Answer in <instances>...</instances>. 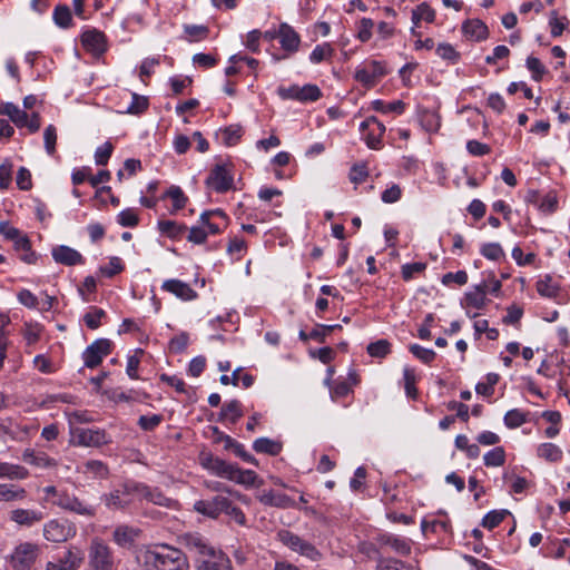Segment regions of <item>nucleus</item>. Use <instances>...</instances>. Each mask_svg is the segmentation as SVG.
Returning a JSON list of instances; mask_svg holds the SVG:
<instances>
[{"label":"nucleus","instance_id":"aec40b11","mask_svg":"<svg viewBox=\"0 0 570 570\" xmlns=\"http://www.w3.org/2000/svg\"><path fill=\"white\" fill-rule=\"evenodd\" d=\"M130 495H134V492H126L124 482L119 488L110 491L109 493H105L101 497V501L110 510H125L131 503V500L129 499Z\"/></svg>","mask_w":570,"mask_h":570},{"label":"nucleus","instance_id":"09e8293b","mask_svg":"<svg viewBox=\"0 0 570 570\" xmlns=\"http://www.w3.org/2000/svg\"><path fill=\"white\" fill-rule=\"evenodd\" d=\"M503 421L507 428L517 429L527 422V414L519 409H513L505 413Z\"/></svg>","mask_w":570,"mask_h":570},{"label":"nucleus","instance_id":"39448f33","mask_svg":"<svg viewBox=\"0 0 570 570\" xmlns=\"http://www.w3.org/2000/svg\"><path fill=\"white\" fill-rule=\"evenodd\" d=\"M76 534V524L66 518L52 519L43 525V537L50 542H66L69 539H72Z\"/></svg>","mask_w":570,"mask_h":570},{"label":"nucleus","instance_id":"603ef678","mask_svg":"<svg viewBox=\"0 0 570 570\" xmlns=\"http://www.w3.org/2000/svg\"><path fill=\"white\" fill-rule=\"evenodd\" d=\"M184 31L189 37V41H200L209 33L208 27L204 24H185Z\"/></svg>","mask_w":570,"mask_h":570},{"label":"nucleus","instance_id":"393cba45","mask_svg":"<svg viewBox=\"0 0 570 570\" xmlns=\"http://www.w3.org/2000/svg\"><path fill=\"white\" fill-rule=\"evenodd\" d=\"M281 47L288 52H296L298 50L301 38L299 35L287 23H281L277 31Z\"/></svg>","mask_w":570,"mask_h":570},{"label":"nucleus","instance_id":"ea45409f","mask_svg":"<svg viewBox=\"0 0 570 570\" xmlns=\"http://www.w3.org/2000/svg\"><path fill=\"white\" fill-rule=\"evenodd\" d=\"M53 21L60 28H69L72 22L71 11L67 4H58L53 10Z\"/></svg>","mask_w":570,"mask_h":570},{"label":"nucleus","instance_id":"423d86ee","mask_svg":"<svg viewBox=\"0 0 570 570\" xmlns=\"http://www.w3.org/2000/svg\"><path fill=\"white\" fill-rule=\"evenodd\" d=\"M125 491L134 492V495L145 499L146 501L160 505L170 507L171 499L167 498L159 488L150 487L146 483L135 480L125 481Z\"/></svg>","mask_w":570,"mask_h":570},{"label":"nucleus","instance_id":"c756f323","mask_svg":"<svg viewBox=\"0 0 570 570\" xmlns=\"http://www.w3.org/2000/svg\"><path fill=\"white\" fill-rule=\"evenodd\" d=\"M243 405L238 400H232L224 403L220 409L218 420L220 422L229 421L235 424L243 416Z\"/></svg>","mask_w":570,"mask_h":570},{"label":"nucleus","instance_id":"5fc2aeb1","mask_svg":"<svg viewBox=\"0 0 570 570\" xmlns=\"http://www.w3.org/2000/svg\"><path fill=\"white\" fill-rule=\"evenodd\" d=\"M410 352L424 364H431L436 353L431 348H425L419 344H411L409 346Z\"/></svg>","mask_w":570,"mask_h":570},{"label":"nucleus","instance_id":"c9c22d12","mask_svg":"<svg viewBox=\"0 0 570 570\" xmlns=\"http://www.w3.org/2000/svg\"><path fill=\"white\" fill-rule=\"evenodd\" d=\"M163 198H170L173 200L171 213L183 209L188 202V198L184 194L183 189L176 185L170 186L163 195Z\"/></svg>","mask_w":570,"mask_h":570},{"label":"nucleus","instance_id":"bf43d9fd","mask_svg":"<svg viewBox=\"0 0 570 570\" xmlns=\"http://www.w3.org/2000/svg\"><path fill=\"white\" fill-rule=\"evenodd\" d=\"M436 55L451 63H456L461 58L460 52L450 43H440L436 48Z\"/></svg>","mask_w":570,"mask_h":570},{"label":"nucleus","instance_id":"473e14b6","mask_svg":"<svg viewBox=\"0 0 570 570\" xmlns=\"http://www.w3.org/2000/svg\"><path fill=\"white\" fill-rule=\"evenodd\" d=\"M253 449L257 453H264L275 456L281 453L283 445L278 441H274L268 438H259L254 441Z\"/></svg>","mask_w":570,"mask_h":570},{"label":"nucleus","instance_id":"4be33fe9","mask_svg":"<svg viewBox=\"0 0 570 570\" xmlns=\"http://www.w3.org/2000/svg\"><path fill=\"white\" fill-rule=\"evenodd\" d=\"M52 258L56 263L65 266H75L85 264L83 256L72 247L67 245H58L51 250Z\"/></svg>","mask_w":570,"mask_h":570},{"label":"nucleus","instance_id":"2eb2a0df","mask_svg":"<svg viewBox=\"0 0 570 570\" xmlns=\"http://www.w3.org/2000/svg\"><path fill=\"white\" fill-rule=\"evenodd\" d=\"M386 75L385 65L381 61L372 60L366 66L355 70V79L366 87H373L377 79Z\"/></svg>","mask_w":570,"mask_h":570},{"label":"nucleus","instance_id":"f704fd0d","mask_svg":"<svg viewBox=\"0 0 570 570\" xmlns=\"http://www.w3.org/2000/svg\"><path fill=\"white\" fill-rule=\"evenodd\" d=\"M158 229L170 238H180L187 232L185 224H179L175 220H159Z\"/></svg>","mask_w":570,"mask_h":570},{"label":"nucleus","instance_id":"0e129e2a","mask_svg":"<svg viewBox=\"0 0 570 570\" xmlns=\"http://www.w3.org/2000/svg\"><path fill=\"white\" fill-rule=\"evenodd\" d=\"M186 239L195 245H202L207 240V230L204 226H193L187 228Z\"/></svg>","mask_w":570,"mask_h":570},{"label":"nucleus","instance_id":"338daca9","mask_svg":"<svg viewBox=\"0 0 570 570\" xmlns=\"http://www.w3.org/2000/svg\"><path fill=\"white\" fill-rule=\"evenodd\" d=\"M423 127L431 132L438 131L441 127V117L435 111H426L422 115Z\"/></svg>","mask_w":570,"mask_h":570},{"label":"nucleus","instance_id":"9b49d317","mask_svg":"<svg viewBox=\"0 0 570 570\" xmlns=\"http://www.w3.org/2000/svg\"><path fill=\"white\" fill-rule=\"evenodd\" d=\"M112 343L108 338L94 341L82 353L83 364L88 368H95L101 364L105 356L111 353Z\"/></svg>","mask_w":570,"mask_h":570},{"label":"nucleus","instance_id":"2f4dec72","mask_svg":"<svg viewBox=\"0 0 570 570\" xmlns=\"http://www.w3.org/2000/svg\"><path fill=\"white\" fill-rule=\"evenodd\" d=\"M537 455L548 462L558 463L562 460L563 452L557 444L546 442L538 446Z\"/></svg>","mask_w":570,"mask_h":570},{"label":"nucleus","instance_id":"052dcab7","mask_svg":"<svg viewBox=\"0 0 570 570\" xmlns=\"http://www.w3.org/2000/svg\"><path fill=\"white\" fill-rule=\"evenodd\" d=\"M114 151V145L110 141L104 142L95 151V161L98 166L108 164Z\"/></svg>","mask_w":570,"mask_h":570},{"label":"nucleus","instance_id":"8fccbe9b","mask_svg":"<svg viewBox=\"0 0 570 570\" xmlns=\"http://www.w3.org/2000/svg\"><path fill=\"white\" fill-rule=\"evenodd\" d=\"M480 253L490 261H500L504 257V252L499 243H485L481 246Z\"/></svg>","mask_w":570,"mask_h":570},{"label":"nucleus","instance_id":"c85d7f7f","mask_svg":"<svg viewBox=\"0 0 570 570\" xmlns=\"http://www.w3.org/2000/svg\"><path fill=\"white\" fill-rule=\"evenodd\" d=\"M138 531L128 525H118L112 532V540L121 548H129L135 543Z\"/></svg>","mask_w":570,"mask_h":570},{"label":"nucleus","instance_id":"0eeeda50","mask_svg":"<svg viewBox=\"0 0 570 570\" xmlns=\"http://www.w3.org/2000/svg\"><path fill=\"white\" fill-rule=\"evenodd\" d=\"M278 539L284 546L312 561H317L322 557V553L315 548V546L288 530L279 531Z\"/></svg>","mask_w":570,"mask_h":570},{"label":"nucleus","instance_id":"9d476101","mask_svg":"<svg viewBox=\"0 0 570 570\" xmlns=\"http://www.w3.org/2000/svg\"><path fill=\"white\" fill-rule=\"evenodd\" d=\"M374 540L382 551L390 550L400 557L410 556L412 552V540L403 535L382 532L379 533Z\"/></svg>","mask_w":570,"mask_h":570},{"label":"nucleus","instance_id":"69168bd1","mask_svg":"<svg viewBox=\"0 0 570 570\" xmlns=\"http://www.w3.org/2000/svg\"><path fill=\"white\" fill-rule=\"evenodd\" d=\"M527 68L532 73V79L535 81H540L543 75L547 72L546 67L541 63V61L535 57H528L525 61Z\"/></svg>","mask_w":570,"mask_h":570},{"label":"nucleus","instance_id":"f3484780","mask_svg":"<svg viewBox=\"0 0 570 570\" xmlns=\"http://www.w3.org/2000/svg\"><path fill=\"white\" fill-rule=\"evenodd\" d=\"M368 129V132L365 134V142L371 149H379L381 145V138L385 132V126L374 116L366 118L360 125V130L364 132Z\"/></svg>","mask_w":570,"mask_h":570},{"label":"nucleus","instance_id":"a18cd8bd","mask_svg":"<svg viewBox=\"0 0 570 570\" xmlns=\"http://www.w3.org/2000/svg\"><path fill=\"white\" fill-rule=\"evenodd\" d=\"M203 465L217 476L223 478L226 472V468H228V462L223 459L208 455L204 459Z\"/></svg>","mask_w":570,"mask_h":570},{"label":"nucleus","instance_id":"f03ea898","mask_svg":"<svg viewBox=\"0 0 570 570\" xmlns=\"http://www.w3.org/2000/svg\"><path fill=\"white\" fill-rule=\"evenodd\" d=\"M142 570H188L187 556L178 548L156 544L142 553Z\"/></svg>","mask_w":570,"mask_h":570},{"label":"nucleus","instance_id":"e433bc0d","mask_svg":"<svg viewBox=\"0 0 570 570\" xmlns=\"http://www.w3.org/2000/svg\"><path fill=\"white\" fill-rule=\"evenodd\" d=\"M376 570H417L413 564L392 557L380 558Z\"/></svg>","mask_w":570,"mask_h":570},{"label":"nucleus","instance_id":"412c9836","mask_svg":"<svg viewBox=\"0 0 570 570\" xmlns=\"http://www.w3.org/2000/svg\"><path fill=\"white\" fill-rule=\"evenodd\" d=\"M81 42L87 51L96 56H100L107 50L106 36L97 29L86 30L81 35Z\"/></svg>","mask_w":570,"mask_h":570},{"label":"nucleus","instance_id":"1a4fd4ad","mask_svg":"<svg viewBox=\"0 0 570 570\" xmlns=\"http://www.w3.org/2000/svg\"><path fill=\"white\" fill-rule=\"evenodd\" d=\"M277 95L283 100H297L299 102L316 101L322 97V91L316 85H292L289 87L279 86Z\"/></svg>","mask_w":570,"mask_h":570},{"label":"nucleus","instance_id":"680f3d73","mask_svg":"<svg viewBox=\"0 0 570 570\" xmlns=\"http://www.w3.org/2000/svg\"><path fill=\"white\" fill-rule=\"evenodd\" d=\"M403 379H404V389H405L406 396L410 399H415L417 395V390L415 387L414 370H412L410 367H404Z\"/></svg>","mask_w":570,"mask_h":570},{"label":"nucleus","instance_id":"b1692460","mask_svg":"<svg viewBox=\"0 0 570 570\" xmlns=\"http://www.w3.org/2000/svg\"><path fill=\"white\" fill-rule=\"evenodd\" d=\"M22 460L26 463L39 469H52L58 465L57 460L49 456L46 452L36 451L30 448L23 450Z\"/></svg>","mask_w":570,"mask_h":570},{"label":"nucleus","instance_id":"a19ab883","mask_svg":"<svg viewBox=\"0 0 570 570\" xmlns=\"http://www.w3.org/2000/svg\"><path fill=\"white\" fill-rule=\"evenodd\" d=\"M510 512L508 510H492L488 512L481 522V525L485 529L492 530L497 528Z\"/></svg>","mask_w":570,"mask_h":570},{"label":"nucleus","instance_id":"20e7f679","mask_svg":"<svg viewBox=\"0 0 570 570\" xmlns=\"http://www.w3.org/2000/svg\"><path fill=\"white\" fill-rule=\"evenodd\" d=\"M41 553V547L33 542H20L10 554V563L13 570H31L38 557Z\"/></svg>","mask_w":570,"mask_h":570},{"label":"nucleus","instance_id":"a878e982","mask_svg":"<svg viewBox=\"0 0 570 570\" xmlns=\"http://www.w3.org/2000/svg\"><path fill=\"white\" fill-rule=\"evenodd\" d=\"M261 503L264 505L281 508V509H287V508H295V501L289 498L285 493L276 492L274 490H269L267 492H264L259 497Z\"/></svg>","mask_w":570,"mask_h":570},{"label":"nucleus","instance_id":"37998d69","mask_svg":"<svg viewBox=\"0 0 570 570\" xmlns=\"http://www.w3.org/2000/svg\"><path fill=\"white\" fill-rule=\"evenodd\" d=\"M366 351L372 357L383 358L391 353V343L387 340L381 338L370 343Z\"/></svg>","mask_w":570,"mask_h":570},{"label":"nucleus","instance_id":"6e6552de","mask_svg":"<svg viewBox=\"0 0 570 570\" xmlns=\"http://www.w3.org/2000/svg\"><path fill=\"white\" fill-rule=\"evenodd\" d=\"M52 504L65 511H69L86 518H94L97 512L95 505L80 500L78 497L69 493L68 491H62L61 494H59V498L52 500Z\"/></svg>","mask_w":570,"mask_h":570},{"label":"nucleus","instance_id":"58836bf2","mask_svg":"<svg viewBox=\"0 0 570 570\" xmlns=\"http://www.w3.org/2000/svg\"><path fill=\"white\" fill-rule=\"evenodd\" d=\"M434 19L435 11L426 2L419 4L412 11V21L415 26H417L421 22V20L432 23Z\"/></svg>","mask_w":570,"mask_h":570},{"label":"nucleus","instance_id":"79ce46f5","mask_svg":"<svg viewBox=\"0 0 570 570\" xmlns=\"http://www.w3.org/2000/svg\"><path fill=\"white\" fill-rule=\"evenodd\" d=\"M107 316L106 312L97 306H91L89 312L83 315V322L90 330H97L101 325V320Z\"/></svg>","mask_w":570,"mask_h":570},{"label":"nucleus","instance_id":"4c0bfd02","mask_svg":"<svg viewBox=\"0 0 570 570\" xmlns=\"http://www.w3.org/2000/svg\"><path fill=\"white\" fill-rule=\"evenodd\" d=\"M18 127L23 128L27 121V112L12 102L3 104V114Z\"/></svg>","mask_w":570,"mask_h":570},{"label":"nucleus","instance_id":"7c9ffc66","mask_svg":"<svg viewBox=\"0 0 570 570\" xmlns=\"http://www.w3.org/2000/svg\"><path fill=\"white\" fill-rule=\"evenodd\" d=\"M462 31L476 41L484 40L488 37V27L478 19L465 21Z\"/></svg>","mask_w":570,"mask_h":570},{"label":"nucleus","instance_id":"49530a36","mask_svg":"<svg viewBox=\"0 0 570 570\" xmlns=\"http://www.w3.org/2000/svg\"><path fill=\"white\" fill-rule=\"evenodd\" d=\"M537 291L541 296L553 298L558 295L559 287L552 282L551 276L546 275L537 282Z\"/></svg>","mask_w":570,"mask_h":570},{"label":"nucleus","instance_id":"774afa93","mask_svg":"<svg viewBox=\"0 0 570 570\" xmlns=\"http://www.w3.org/2000/svg\"><path fill=\"white\" fill-rule=\"evenodd\" d=\"M85 468L87 472L92 473L95 476L106 479L109 474L108 466L98 460H90L85 463Z\"/></svg>","mask_w":570,"mask_h":570},{"label":"nucleus","instance_id":"ddd939ff","mask_svg":"<svg viewBox=\"0 0 570 570\" xmlns=\"http://www.w3.org/2000/svg\"><path fill=\"white\" fill-rule=\"evenodd\" d=\"M234 178L225 165L217 164L206 178V185L216 193L223 194L233 188Z\"/></svg>","mask_w":570,"mask_h":570},{"label":"nucleus","instance_id":"7ed1b4c3","mask_svg":"<svg viewBox=\"0 0 570 570\" xmlns=\"http://www.w3.org/2000/svg\"><path fill=\"white\" fill-rule=\"evenodd\" d=\"M87 558L89 570H117L114 551L101 538L91 539Z\"/></svg>","mask_w":570,"mask_h":570},{"label":"nucleus","instance_id":"f8f14e48","mask_svg":"<svg viewBox=\"0 0 570 570\" xmlns=\"http://www.w3.org/2000/svg\"><path fill=\"white\" fill-rule=\"evenodd\" d=\"M210 429L213 432L215 443H224L225 450L233 451L234 454L240 458L244 462L253 465H258V461L255 459L254 455H252L245 450V446L242 443L237 442L229 435L222 432L217 426H212Z\"/></svg>","mask_w":570,"mask_h":570},{"label":"nucleus","instance_id":"bb28decb","mask_svg":"<svg viewBox=\"0 0 570 570\" xmlns=\"http://www.w3.org/2000/svg\"><path fill=\"white\" fill-rule=\"evenodd\" d=\"M29 475V470L23 465L9 462H0V479L21 481L28 479Z\"/></svg>","mask_w":570,"mask_h":570},{"label":"nucleus","instance_id":"4d7b16f0","mask_svg":"<svg viewBox=\"0 0 570 570\" xmlns=\"http://www.w3.org/2000/svg\"><path fill=\"white\" fill-rule=\"evenodd\" d=\"M223 140L227 146H234L238 142L243 135V128L239 125H230L222 131Z\"/></svg>","mask_w":570,"mask_h":570},{"label":"nucleus","instance_id":"de8ad7c7","mask_svg":"<svg viewBox=\"0 0 570 570\" xmlns=\"http://www.w3.org/2000/svg\"><path fill=\"white\" fill-rule=\"evenodd\" d=\"M487 466H501L505 462V452L502 446H497L488 451L483 456Z\"/></svg>","mask_w":570,"mask_h":570},{"label":"nucleus","instance_id":"4468645a","mask_svg":"<svg viewBox=\"0 0 570 570\" xmlns=\"http://www.w3.org/2000/svg\"><path fill=\"white\" fill-rule=\"evenodd\" d=\"M83 561V553L77 547H70L62 556L46 564V570H77Z\"/></svg>","mask_w":570,"mask_h":570},{"label":"nucleus","instance_id":"864d4df0","mask_svg":"<svg viewBox=\"0 0 570 570\" xmlns=\"http://www.w3.org/2000/svg\"><path fill=\"white\" fill-rule=\"evenodd\" d=\"M373 27H374V21L371 18H362L356 26V29H357L356 38L361 42H367L372 38Z\"/></svg>","mask_w":570,"mask_h":570},{"label":"nucleus","instance_id":"6e6d98bb","mask_svg":"<svg viewBox=\"0 0 570 570\" xmlns=\"http://www.w3.org/2000/svg\"><path fill=\"white\" fill-rule=\"evenodd\" d=\"M117 223L122 227H136L139 217L134 208H126L117 215Z\"/></svg>","mask_w":570,"mask_h":570},{"label":"nucleus","instance_id":"e2e57ef3","mask_svg":"<svg viewBox=\"0 0 570 570\" xmlns=\"http://www.w3.org/2000/svg\"><path fill=\"white\" fill-rule=\"evenodd\" d=\"M142 354H144V350L137 348L135 351V354L128 356V358H127L126 373L132 380L139 379V375H138V367L140 364L139 355H142Z\"/></svg>","mask_w":570,"mask_h":570},{"label":"nucleus","instance_id":"5701e85b","mask_svg":"<svg viewBox=\"0 0 570 570\" xmlns=\"http://www.w3.org/2000/svg\"><path fill=\"white\" fill-rule=\"evenodd\" d=\"M161 289L183 301H191L197 297L196 291H194L189 284L180 279H166L161 285Z\"/></svg>","mask_w":570,"mask_h":570},{"label":"nucleus","instance_id":"3c124183","mask_svg":"<svg viewBox=\"0 0 570 570\" xmlns=\"http://www.w3.org/2000/svg\"><path fill=\"white\" fill-rule=\"evenodd\" d=\"M125 268L122 261L117 257H110L109 263L105 266L99 267V272L102 276L111 278L115 275L121 273Z\"/></svg>","mask_w":570,"mask_h":570},{"label":"nucleus","instance_id":"c03bdc74","mask_svg":"<svg viewBox=\"0 0 570 570\" xmlns=\"http://www.w3.org/2000/svg\"><path fill=\"white\" fill-rule=\"evenodd\" d=\"M372 107L375 111L387 114V112H395V114H402L404 111V102L402 100H395L392 102H384L383 100H374L372 102Z\"/></svg>","mask_w":570,"mask_h":570},{"label":"nucleus","instance_id":"dca6fc26","mask_svg":"<svg viewBox=\"0 0 570 570\" xmlns=\"http://www.w3.org/2000/svg\"><path fill=\"white\" fill-rule=\"evenodd\" d=\"M229 499L223 495H216L208 500H198L194 504L196 512L210 519H217L228 508Z\"/></svg>","mask_w":570,"mask_h":570},{"label":"nucleus","instance_id":"6ab92c4d","mask_svg":"<svg viewBox=\"0 0 570 570\" xmlns=\"http://www.w3.org/2000/svg\"><path fill=\"white\" fill-rule=\"evenodd\" d=\"M9 520L19 527L31 528L43 520V513L35 509L17 508L9 511Z\"/></svg>","mask_w":570,"mask_h":570},{"label":"nucleus","instance_id":"13d9d810","mask_svg":"<svg viewBox=\"0 0 570 570\" xmlns=\"http://www.w3.org/2000/svg\"><path fill=\"white\" fill-rule=\"evenodd\" d=\"M148 106L149 102L147 97L134 92L131 95V102L126 112L130 115H140L148 108Z\"/></svg>","mask_w":570,"mask_h":570},{"label":"nucleus","instance_id":"f257e3e1","mask_svg":"<svg viewBox=\"0 0 570 570\" xmlns=\"http://www.w3.org/2000/svg\"><path fill=\"white\" fill-rule=\"evenodd\" d=\"M184 542L186 548L196 554V570H229L232 568L228 556L212 547L200 534H186Z\"/></svg>","mask_w":570,"mask_h":570},{"label":"nucleus","instance_id":"a211bd4d","mask_svg":"<svg viewBox=\"0 0 570 570\" xmlns=\"http://www.w3.org/2000/svg\"><path fill=\"white\" fill-rule=\"evenodd\" d=\"M77 443L82 446H101L111 442L109 434L101 429H79L77 431Z\"/></svg>","mask_w":570,"mask_h":570},{"label":"nucleus","instance_id":"72a5a7b5","mask_svg":"<svg viewBox=\"0 0 570 570\" xmlns=\"http://www.w3.org/2000/svg\"><path fill=\"white\" fill-rule=\"evenodd\" d=\"M487 285H476L474 291L464 294V303L466 306H472L476 309H481L485 304Z\"/></svg>","mask_w":570,"mask_h":570},{"label":"nucleus","instance_id":"cd10ccee","mask_svg":"<svg viewBox=\"0 0 570 570\" xmlns=\"http://www.w3.org/2000/svg\"><path fill=\"white\" fill-rule=\"evenodd\" d=\"M27 495V490L18 484L0 483V502L23 501Z\"/></svg>","mask_w":570,"mask_h":570}]
</instances>
